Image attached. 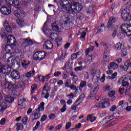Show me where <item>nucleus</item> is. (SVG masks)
Masks as SVG:
<instances>
[{
  "label": "nucleus",
  "instance_id": "nucleus-1",
  "mask_svg": "<svg viewBox=\"0 0 131 131\" xmlns=\"http://www.w3.org/2000/svg\"><path fill=\"white\" fill-rule=\"evenodd\" d=\"M60 7L62 10L69 14H78L82 9V6L76 0H61Z\"/></svg>",
  "mask_w": 131,
  "mask_h": 131
},
{
  "label": "nucleus",
  "instance_id": "nucleus-2",
  "mask_svg": "<svg viewBox=\"0 0 131 131\" xmlns=\"http://www.w3.org/2000/svg\"><path fill=\"white\" fill-rule=\"evenodd\" d=\"M38 106V107L34 111V119H38L39 117H40V109L41 111H42V110H45V102H41Z\"/></svg>",
  "mask_w": 131,
  "mask_h": 131
},
{
  "label": "nucleus",
  "instance_id": "nucleus-3",
  "mask_svg": "<svg viewBox=\"0 0 131 131\" xmlns=\"http://www.w3.org/2000/svg\"><path fill=\"white\" fill-rule=\"evenodd\" d=\"M46 55L47 53H46V52H45L38 51L36 52L35 54H34L33 58L34 60H35L36 61H37V60H43Z\"/></svg>",
  "mask_w": 131,
  "mask_h": 131
},
{
  "label": "nucleus",
  "instance_id": "nucleus-4",
  "mask_svg": "<svg viewBox=\"0 0 131 131\" xmlns=\"http://www.w3.org/2000/svg\"><path fill=\"white\" fill-rule=\"evenodd\" d=\"M121 30L124 33H126V35L130 36L131 35V26L128 27V26L125 24H122L121 26Z\"/></svg>",
  "mask_w": 131,
  "mask_h": 131
},
{
  "label": "nucleus",
  "instance_id": "nucleus-5",
  "mask_svg": "<svg viewBox=\"0 0 131 131\" xmlns=\"http://www.w3.org/2000/svg\"><path fill=\"white\" fill-rule=\"evenodd\" d=\"M5 2H6L7 4L8 5H10V6H12V5H13L14 8H16V9H20L21 8V5H20V3H19V1L18 0H5Z\"/></svg>",
  "mask_w": 131,
  "mask_h": 131
},
{
  "label": "nucleus",
  "instance_id": "nucleus-6",
  "mask_svg": "<svg viewBox=\"0 0 131 131\" xmlns=\"http://www.w3.org/2000/svg\"><path fill=\"white\" fill-rule=\"evenodd\" d=\"M99 87L100 85H99V84L97 83L94 84L90 91V94L91 95V97L96 96L97 93H98V91H99Z\"/></svg>",
  "mask_w": 131,
  "mask_h": 131
},
{
  "label": "nucleus",
  "instance_id": "nucleus-7",
  "mask_svg": "<svg viewBox=\"0 0 131 131\" xmlns=\"http://www.w3.org/2000/svg\"><path fill=\"white\" fill-rule=\"evenodd\" d=\"M12 71V69L10 67H4L3 64L0 62V73H3V74H6V73H10Z\"/></svg>",
  "mask_w": 131,
  "mask_h": 131
},
{
  "label": "nucleus",
  "instance_id": "nucleus-8",
  "mask_svg": "<svg viewBox=\"0 0 131 131\" xmlns=\"http://www.w3.org/2000/svg\"><path fill=\"white\" fill-rule=\"evenodd\" d=\"M11 77L12 79L17 80L20 79V73L17 70H13L11 73Z\"/></svg>",
  "mask_w": 131,
  "mask_h": 131
},
{
  "label": "nucleus",
  "instance_id": "nucleus-9",
  "mask_svg": "<svg viewBox=\"0 0 131 131\" xmlns=\"http://www.w3.org/2000/svg\"><path fill=\"white\" fill-rule=\"evenodd\" d=\"M122 17L124 21H129V18H128V12L125 9H121V10Z\"/></svg>",
  "mask_w": 131,
  "mask_h": 131
},
{
  "label": "nucleus",
  "instance_id": "nucleus-10",
  "mask_svg": "<svg viewBox=\"0 0 131 131\" xmlns=\"http://www.w3.org/2000/svg\"><path fill=\"white\" fill-rule=\"evenodd\" d=\"M1 13L5 15H10L11 14V8L2 6L0 9Z\"/></svg>",
  "mask_w": 131,
  "mask_h": 131
},
{
  "label": "nucleus",
  "instance_id": "nucleus-11",
  "mask_svg": "<svg viewBox=\"0 0 131 131\" xmlns=\"http://www.w3.org/2000/svg\"><path fill=\"white\" fill-rule=\"evenodd\" d=\"M7 43H11V45H14V46H17V41L15 37L12 35H9L7 37Z\"/></svg>",
  "mask_w": 131,
  "mask_h": 131
},
{
  "label": "nucleus",
  "instance_id": "nucleus-12",
  "mask_svg": "<svg viewBox=\"0 0 131 131\" xmlns=\"http://www.w3.org/2000/svg\"><path fill=\"white\" fill-rule=\"evenodd\" d=\"M43 49H46V50H52L54 48V45L53 43L50 40H47L43 45Z\"/></svg>",
  "mask_w": 131,
  "mask_h": 131
},
{
  "label": "nucleus",
  "instance_id": "nucleus-13",
  "mask_svg": "<svg viewBox=\"0 0 131 131\" xmlns=\"http://www.w3.org/2000/svg\"><path fill=\"white\" fill-rule=\"evenodd\" d=\"M3 26L5 28L6 31L8 33H12V28L9 25V22L8 20H5L4 23L3 24Z\"/></svg>",
  "mask_w": 131,
  "mask_h": 131
},
{
  "label": "nucleus",
  "instance_id": "nucleus-14",
  "mask_svg": "<svg viewBox=\"0 0 131 131\" xmlns=\"http://www.w3.org/2000/svg\"><path fill=\"white\" fill-rule=\"evenodd\" d=\"M61 25L59 21H55L51 25L52 30L54 31H58L59 30V26Z\"/></svg>",
  "mask_w": 131,
  "mask_h": 131
},
{
  "label": "nucleus",
  "instance_id": "nucleus-15",
  "mask_svg": "<svg viewBox=\"0 0 131 131\" xmlns=\"http://www.w3.org/2000/svg\"><path fill=\"white\" fill-rule=\"evenodd\" d=\"M94 49H95V46H91L85 51V55L86 56H88L89 60H92L93 57H92L91 55H89V53H90V52H93L94 51Z\"/></svg>",
  "mask_w": 131,
  "mask_h": 131
},
{
  "label": "nucleus",
  "instance_id": "nucleus-16",
  "mask_svg": "<svg viewBox=\"0 0 131 131\" xmlns=\"http://www.w3.org/2000/svg\"><path fill=\"white\" fill-rule=\"evenodd\" d=\"M108 69H117L118 68V64L115 62H112L108 65Z\"/></svg>",
  "mask_w": 131,
  "mask_h": 131
},
{
  "label": "nucleus",
  "instance_id": "nucleus-17",
  "mask_svg": "<svg viewBox=\"0 0 131 131\" xmlns=\"http://www.w3.org/2000/svg\"><path fill=\"white\" fill-rule=\"evenodd\" d=\"M115 21H116L115 17H110L107 23V25L106 26L107 28H110V27L112 26V24H113V23H114Z\"/></svg>",
  "mask_w": 131,
  "mask_h": 131
},
{
  "label": "nucleus",
  "instance_id": "nucleus-18",
  "mask_svg": "<svg viewBox=\"0 0 131 131\" xmlns=\"http://www.w3.org/2000/svg\"><path fill=\"white\" fill-rule=\"evenodd\" d=\"M7 103L5 102H0V112H4L7 109Z\"/></svg>",
  "mask_w": 131,
  "mask_h": 131
},
{
  "label": "nucleus",
  "instance_id": "nucleus-19",
  "mask_svg": "<svg viewBox=\"0 0 131 131\" xmlns=\"http://www.w3.org/2000/svg\"><path fill=\"white\" fill-rule=\"evenodd\" d=\"M102 108L104 109V108H107L109 106L110 101L108 99H105L102 100Z\"/></svg>",
  "mask_w": 131,
  "mask_h": 131
},
{
  "label": "nucleus",
  "instance_id": "nucleus-20",
  "mask_svg": "<svg viewBox=\"0 0 131 131\" xmlns=\"http://www.w3.org/2000/svg\"><path fill=\"white\" fill-rule=\"evenodd\" d=\"M95 74V75H97V79H100V75H101V71L100 70H97L95 72V70H92L91 71V74L94 75Z\"/></svg>",
  "mask_w": 131,
  "mask_h": 131
},
{
  "label": "nucleus",
  "instance_id": "nucleus-21",
  "mask_svg": "<svg viewBox=\"0 0 131 131\" xmlns=\"http://www.w3.org/2000/svg\"><path fill=\"white\" fill-rule=\"evenodd\" d=\"M47 36H49L50 38H51V39H55V40H58V35L56 33H51V34H49L47 33Z\"/></svg>",
  "mask_w": 131,
  "mask_h": 131
},
{
  "label": "nucleus",
  "instance_id": "nucleus-22",
  "mask_svg": "<svg viewBox=\"0 0 131 131\" xmlns=\"http://www.w3.org/2000/svg\"><path fill=\"white\" fill-rule=\"evenodd\" d=\"M25 12H24V11H21L20 10H15L14 12V15H15V16H16V17H17V18H20V17H21V14H25Z\"/></svg>",
  "mask_w": 131,
  "mask_h": 131
},
{
  "label": "nucleus",
  "instance_id": "nucleus-23",
  "mask_svg": "<svg viewBox=\"0 0 131 131\" xmlns=\"http://www.w3.org/2000/svg\"><path fill=\"white\" fill-rule=\"evenodd\" d=\"M97 119V117L94 116L93 117V115H90L87 117L86 120H89L91 122H94L95 120Z\"/></svg>",
  "mask_w": 131,
  "mask_h": 131
},
{
  "label": "nucleus",
  "instance_id": "nucleus-24",
  "mask_svg": "<svg viewBox=\"0 0 131 131\" xmlns=\"http://www.w3.org/2000/svg\"><path fill=\"white\" fill-rule=\"evenodd\" d=\"M5 101L7 103H12V102H14V98L10 96H6Z\"/></svg>",
  "mask_w": 131,
  "mask_h": 131
},
{
  "label": "nucleus",
  "instance_id": "nucleus-25",
  "mask_svg": "<svg viewBox=\"0 0 131 131\" xmlns=\"http://www.w3.org/2000/svg\"><path fill=\"white\" fill-rule=\"evenodd\" d=\"M112 117V116H108L105 117V119H103L102 123H104V124H106V123H108L110 120H111V118Z\"/></svg>",
  "mask_w": 131,
  "mask_h": 131
},
{
  "label": "nucleus",
  "instance_id": "nucleus-26",
  "mask_svg": "<svg viewBox=\"0 0 131 131\" xmlns=\"http://www.w3.org/2000/svg\"><path fill=\"white\" fill-rule=\"evenodd\" d=\"M16 124V129L17 130H23L24 128V126L23 125V123H19V124Z\"/></svg>",
  "mask_w": 131,
  "mask_h": 131
},
{
  "label": "nucleus",
  "instance_id": "nucleus-27",
  "mask_svg": "<svg viewBox=\"0 0 131 131\" xmlns=\"http://www.w3.org/2000/svg\"><path fill=\"white\" fill-rule=\"evenodd\" d=\"M34 74H35V71H34V70H33L32 71V72L30 71V72L27 73L26 74V77L29 78V77H30V76H31V75H34Z\"/></svg>",
  "mask_w": 131,
  "mask_h": 131
},
{
  "label": "nucleus",
  "instance_id": "nucleus-28",
  "mask_svg": "<svg viewBox=\"0 0 131 131\" xmlns=\"http://www.w3.org/2000/svg\"><path fill=\"white\" fill-rule=\"evenodd\" d=\"M7 89L10 91H13V90H15V86H14L13 83H9L7 86Z\"/></svg>",
  "mask_w": 131,
  "mask_h": 131
},
{
  "label": "nucleus",
  "instance_id": "nucleus-29",
  "mask_svg": "<svg viewBox=\"0 0 131 131\" xmlns=\"http://www.w3.org/2000/svg\"><path fill=\"white\" fill-rule=\"evenodd\" d=\"M25 85V82L24 81H22L21 80H20L17 82V86L18 88H23V86H24Z\"/></svg>",
  "mask_w": 131,
  "mask_h": 131
},
{
  "label": "nucleus",
  "instance_id": "nucleus-30",
  "mask_svg": "<svg viewBox=\"0 0 131 131\" xmlns=\"http://www.w3.org/2000/svg\"><path fill=\"white\" fill-rule=\"evenodd\" d=\"M37 88V85L36 84H33L31 87V93L33 94L35 92V90Z\"/></svg>",
  "mask_w": 131,
  "mask_h": 131
},
{
  "label": "nucleus",
  "instance_id": "nucleus-31",
  "mask_svg": "<svg viewBox=\"0 0 131 131\" xmlns=\"http://www.w3.org/2000/svg\"><path fill=\"white\" fill-rule=\"evenodd\" d=\"M123 48V46H122V44H121V43H118L115 45L116 50H117L118 51L121 50V49Z\"/></svg>",
  "mask_w": 131,
  "mask_h": 131
},
{
  "label": "nucleus",
  "instance_id": "nucleus-32",
  "mask_svg": "<svg viewBox=\"0 0 131 131\" xmlns=\"http://www.w3.org/2000/svg\"><path fill=\"white\" fill-rule=\"evenodd\" d=\"M1 35L2 38H6L7 36V33L4 29H2L1 32Z\"/></svg>",
  "mask_w": 131,
  "mask_h": 131
},
{
  "label": "nucleus",
  "instance_id": "nucleus-33",
  "mask_svg": "<svg viewBox=\"0 0 131 131\" xmlns=\"http://www.w3.org/2000/svg\"><path fill=\"white\" fill-rule=\"evenodd\" d=\"M84 94H82L79 99L76 101V103H78V102H79L80 104V103L82 102V100H83V99H84Z\"/></svg>",
  "mask_w": 131,
  "mask_h": 131
},
{
  "label": "nucleus",
  "instance_id": "nucleus-34",
  "mask_svg": "<svg viewBox=\"0 0 131 131\" xmlns=\"http://www.w3.org/2000/svg\"><path fill=\"white\" fill-rule=\"evenodd\" d=\"M23 42L24 43H27L28 45H32L33 43V42H32V40L28 39H24Z\"/></svg>",
  "mask_w": 131,
  "mask_h": 131
},
{
  "label": "nucleus",
  "instance_id": "nucleus-35",
  "mask_svg": "<svg viewBox=\"0 0 131 131\" xmlns=\"http://www.w3.org/2000/svg\"><path fill=\"white\" fill-rule=\"evenodd\" d=\"M16 23L20 27H23V25H24V21L21 20V19H16Z\"/></svg>",
  "mask_w": 131,
  "mask_h": 131
},
{
  "label": "nucleus",
  "instance_id": "nucleus-36",
  "mask_svg": "<svg viewBox=\"0 0 131 131\" xmlns=\"http://www.w3.org/2000/svg\"><path fill=\"white\" fill-rule=\"evenodd\" d=\"M114 95H115V91H111L108 93V96L110 97V98H113L114 100H115V96H114Z\"/></svg>",
  "mask_w": 131,
  "mask_h": 131
},
{
  "label": "nucleus",
  "instance_id": "nucleus-37",
  "mask_svg": "<svg viewBox=\"0 0 131 131\" xmlns=\"http://www.w3.org/2000/svg\"><path fill=\"white\" fill-rule=\"evenodd\" d=\"M80 104V102H79L77 103L76 101L75 102V105H72L71 106V109L72 110H76L77 106H79V105Z\"/></svg>",
  "mask_w": 131,
  "mask_h": 131
},
{
  "label": "nucleus",
  "instance_id": "nucleus-38",
  "mask_svg": "<svg viewBox=\"0 0 131 131\" xmlns=\"http://www.w3.org/2000/svg\"><path fill=\"white\" fill-rule=\"evenodd\" d=\"M87 13L88 14H95V11H94V9L92 7H89Z\"/></svg>",
  "mask_w": 131,
  "mask_h": 131
},
{
  "label": "nucleus",
  "instance_id": "nucleus-39",
  "mask_svg": "<svg viewBox=\"0 0 131 131\" xmlns=\"http://www.w3.org/2000/svg\"><path fill=\"white\" fill-rule=\"evenodd\" d=\"M121 55H122V57H125V56L127 55V52H126V50H125V49H122Z\"/></svg>",
  "mask_w": 131,
  "mask_h": 131
},
{
  "label": "nucleus",
  "instance_id": "nucleus-40",
  "mask_svg": "<svg viewBox=\"0 0 131 131\" xmlns=\"http://www.w3.org/2000/svg\"><path fill=\"white\" fill-rule=\"evenodd\" d=\"M80 38H83V39H85V36L86 35V32L85 31H83L81 32Z\"/></svg>",
  "mask_w": 131,
  "mask_h": 131
},
{
  "label": "nucleus",
  "instance_id": "nucleus-41",
  "mask_svg": "<svg viewBox=\"0 0 131 131\" xmlns=\"http://www.w3.org/2000/svg\"><path fill=\"white\" fill-rule=\"evenodd\" d=\"M40 124V122L39 121H37L36 122V125L35 126H34L33 128V130L34 131L35 130V129H37V128H38V126H39V125Z\"/></svg>",
  "mask_w": 131,
  "mask_h": 131
},
{
  "label": "nucleus",
  "instance_id": "nucleus-42",
  "mask_svg": "<svg viewBox=\"0 0 131 131\" xmlns=\"http://www.w3.org/2000/svg\"><path fill=\"white\" fill-rule=\"evenodd\" d=\"M50 77H51V74H48V75L43 76L44 81H48Z\"/></svg>",
  "mask_w": 131,
  "mask_h": 131
},
{
  "label": "nucleus",
  "instance_id": "nucleus-43",
  "mask_svg": "<svg viewBox=\"0 0 131 131\" xmlns=\"http://www.w3.org/2000/svg\"><path fill=\"white\" fill-rule=\"evenodd\" d=\"M77 58V54L76 53H73L71 56V60H75Z\"/></svg>",
  "mask_w": 131,
  "mask_h": 131
},
{
  "label": "nucleus",
  "instance_id": "nucleus-44",
  "mask_svg": "<svg viewBox=\"0 0 131 131\" xmlns=\"http://www.w3.org/2000/svg\"><path fill=\"white\" fill-rule=\"evenodd\" d=\"M10 75L6 74L5 75V79L7 82H10Z\"/></svg>",
  "mask_w": 131,
  "mask_h": 131
},
{
  "label": "nucleus",
  "instance_id": "nucleus-45",
  "mask_svg": "<svg viewBox=\"0 0 131 131\" xmlns=\"http://www.w3.org/2000/svg\"><path fill=\"white\" fill-rule=\"evenodd\" d=\"M28 120V117H25L23 119V122L24 124H27V121Z\"/></svg>",
  "mask_w": 131,
  "mask_h": 131
},
{
  "label": "nucleus",
  "instance_id": "nucleus-46",
  "mask_svg": "<svg viewBox=\"0 0 131 131\" xmlns=\"http://www.w3.org/2000/svg\"><path fill=\"white\" fill-rule=\"evenodd\" d=\"M47 117L48 116H47V115H43L40 120L41 122H43V121H45V120H46Z\"/></svg>",
  "mask_w": 131,
  "mask_h": 131
},
{
  "label": "nucleus",
  "instance_id": "nucleus-47",
  "mask_svg": "<svg viewBox=\"0 0 131 131\" xmlns=\"http://www.w3.org/2000/svg\"><path fill=\"white\" fill-rule=\"evenodd\" d=\"M86 85V81H81L80 84V88H84Z\"/></svg>",
  "mask_w": 131,
  "mask_h": 131
},
{
  "label": "nucleus",
  "instance_id": "nucleus-48",
  "mask_svg": "<svg viewBox=\"0 0 131 131\" xmlns=\"http://www.w3.org/2000/svg\"><path fill=\"white\" fill-rule=\"evenodd\" d=\"M131 130V126H128L126 127H124L123 129H122L121 131H130Z\"/></svg>",
  "mask_w": 131,
  "mask_h": 131
},
{
  "label": "nucleus",
  "instance_id": "nucleus-49",
  "mask_svg": "<svg viewBox=\"0 0 131 131\" xmlns=\"http://www.w3.org/2000/svg\"><path fill=\"white\" fill-rule=\"evenodd\" d=\"M112 89V88L108 84L106 85L105 86V91H107V92H109V91H110Z\"/></svg>",
  "mask_w": 131,
  "mask_h": 131
},
{
  "label": "nucleus",
  "instance_id": "nucleus-50",
  "mask_svg": "<svg viewBox=\"0 0 131 131\" xmlns=\"http://www.w3.org/2000/svg\"><path fill=\"white\" fill-rule=\"evenodd\" d=\"M82 69V66L77 67L75 68V71H76V72H77V71H81Z\"/></svg>",
  "mask_w": 131,
  "mask_h": 131
},
{
  "label": "nucleus",
  "instance_id": "nucleus-51",
  "mask_svg": "<svg viewBox=\"0 0 131 131\" xmlns=\"http://www.w3.org/2000/svg\"><path fill=\"white\" fill-rule=\"evenodd\" d=\"M129 84V83H128V82L126 81H123V83H122V86H127V85H128Z\"/></svg>",
  "mask_w": 131,
  "mask_h": 131
},
{
  "label": "nucleus",
  "instance_id": "nucleus-52",
  "mask_svg": "<svg viewBox=\"0 0 131 131\" xmlns=\"http://www.w3.org/2000/svg\"><path fill=\"white\" fill-rule=\"evenodd\" d=\"M116 76H117V73L115 72L114 73L112 74L111 79H115Z\"/></svg>",
  "mask_w": 131,
  "mask_h": 131
},
{
  "label": "nucleus",
  "instance_id": "nucleus-53",
  "mask_svg": "<svg viewBox=\"0 0 131 131\" xmlns=\"http://www.w3.org/2000/svg\"><path fill=\"white\" fill-rule=\"evenodd\" d=\"M50 82L52 84H54V83H56L57 82V79H52L50 80Z\"/></svg>",
  "mask_w": 131,
  "mask_h": 131
},
{
  "label": "nucleus",
  "instance_id": "nucleus-54",
  "mask_svg": "<svg viewBox=\"0 0 131 131\" xmlns=\"http://www.w3.org/2000/svg\"><path fill=\"white\" fill-rule=\"evenodd\" d=\"M116 109H117V107H116V105H113L110 108V111L113 112L114 111H115Z\"/></svg>",
  "mask_w": 131,
  "mask_h": 131
},
{
  "label": "nucleus",
  "instance_id": "nucleus-55",
  "mask_svg": "<svg viewBox=\"0 0 131 131\" xmlns=\"http://www.w3.org/2000/svg\"><path fill=\"white\" fill-rule=\"evenodd\" d=\"M70 126H71V123L68 122L66 125V129H68L70 128Z\"/></svg>",
  "mask_w": 131,
  "mask_h": 131
},
{
  "label": "nucleus",
  "instance_id": "nucleus-56",
  "mask_svg": "<svg viewBox=\"0 0 131 131\" xmlns=\"http://www.w3.org/2000/svg\"><path fill=\"white\" fill-rule=\"evenodd\" d=\"M29 64H30V62L29 61H28V63H24V62H22L21 65L23 66V67H24L25 68H26V67H27V66H28V65H29Z\"/></svg>",
  "mask_w": 131,
  "mask_h": 131
},
{
  "label": "nucleus",
  "instance_id": "nucleus-57",
  "mask_svg": "<svg viewBox=\"0 0 131 131\" xmlns=\"http://www.w3.org/2000/svg\"><path fill=\"white\" fill-rule=\"evenodd\" d=\"M38 78L39 81H42V82L45 81V79L43 78V76H39L38 77Z\"/></svg>",
  "mask_w": 131,
  "mask_h": 131
},
{
  "label": "nucleus",
  "instance_id": "nucleus-58",
  "mask_svg": "<svg viewBox=\"0 0 131 131\" xmlns=\"http://www.w3.org/2000/svg\"><path fill=\"white\" fill-rule=\"evenodd\" d=\"M59 75H61V72H55L54 73V76L55 77H58V76H59Z\"/></svg>",
  "mask_w": 131,
  "mask_h": 131
},
{
  "label": "nucleus",
  "instance_id": "nucleus-59",
  "mask_svg": "<svg viewBox=\"0 0 131 131\" xmlns=\"http://www.w3.org/2000/svg\"><path fill=\"white\" fill-rule=\"evenodd\" d=\"M74 97V94L73 93H71L70 94H69L67 95V97L69 99H73V97Z\"/></svg>",
  "mask_w": 131,
  "mask_h": 131
},
{
  "label": "nucleus",
  "instance_id": "nucleus-60",
  "mask_svg": "<svg viewBox=\"0 0 131 131\" xmlns=\"http://www.w3.org/2000/svg\"><path fill=\"white\" fill-rule=\"evenodd\" d=\"M10 26L13 29H15V28H16L17 27V25H16V24L14 23H11L10 24Z\"/></svg>",
  "mask_w": 131,
  "mask_h": 131
},
{
  "label": "nucleus",
  "instance_id": "nucleus-61",
  "mask_svg": "<svg viewBox=\"0 0 131 131\" xmlns=\"http://www.w3.org/2000/svg\"><path fill=\"white\" fill-rule=\"evenodd\" d=\"M124 81L123 78H121L118 80V83H119V84L121 83L122 84Z\"/></svg>",
  "mask_w": 131,
  "mask_h": 131
},
{
  "label": "nucleus",
  "instance_id": "nucleus-62",
  "mask_svg": "<svg viewBox=\"0 0 131 131\" xmlns=\"http://www.w3.org/2000/svg\"><path fill=\"white\" fill-rule=\"evenodd\" d=\"M66 111V104H64L61 109V112H65Z\"/></svg>",
  "mask_w": 131,
  "mask_h": 131
},
{
  "label": "nucleus",
  "instance_id": "nucleus-63",
  "mask_svg": "<svg viewBox=\"0 0 131 131\" xmlns=\"http://www.w3.org/2000/svg\"><path fill=\"white\" fill-rule=\"evenodd\" d=\"M55 117L56 115H55L54 114H51L49 115V118L50 119H54V118H55Z\"/></svg>",
  "mask_w": 131,
  "mask_h": 131
},
{
  "label": "nucleus",
  "instance_id": "nucleus-64",
  "mask_svg": "<svg viewBox=\"0 0 131 131\" xmlns=\"http://www.w3.org/2000/svg\"><path fill=\"white\" fill-rule=\"evenodd\" d=\"M120 116V114H119V113H115L114 115H113V117L115 118H117V117H119Z\"/></svg>",
  "mask_w": 131,
  "mask_h": 131
}]
</instances>
